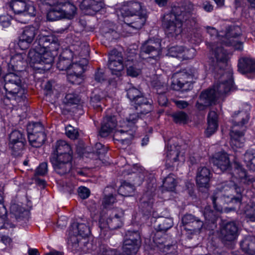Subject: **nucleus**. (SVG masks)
I'll return each mask as SVG.
<instances>
[{"label": "nucleus", "instance_id": "37998d69", "mask_svg": "<svg viewBox=\"0 0 255 255\" xmlns=\"http://www.w3.org/2000/svg\"><path fill=\"white\" fill-rule=\"evenodd\" d=\"M55 50H50L46 48V50L41 53V63L40 64H48L51 65L54 60V56L56 54Z\"/></svg>", "mask_w": 255, "mask_h": 255}, {"label": "nucleus", "instance_id": "338daca9", "mask_svg": "<svg viewBox=\"0 0 255 255\" xmlns=\"http://www.w3.org/2000/svg\"><path fill=\"white\" fill-rule=\"evenodd\" d=\"M79 196L83 199L87 198L90 195V190L85 187H80L78 190Z\"/></svg>", "mask_w": 255, "mask_h": 255}, {"label": "nucleus", "instance_id": "7c9ffc66", "mask_svg": "<svg viewBox=\"0 0 255 255\" xmlns=\"http://www.w3.org/2000/svg\"><path fill=\"white\" fill-rule=\"evenodd\" d=\"M65 50H70L71 53V57L75 56L85 57L86 58L89 53V46L86 43H81L73 44L69 48Z\"/></svg>", "mask_w": 255, "mask_h": 255}, {"label": "nucleus", "instance_id": "69168bd1", "mask_svg": "<svg viewBox=\"0 0 255 255\" xmlns=\"http://www.w3.org/2000/svg\"><path fill=\"white\" fill-rule=\"evenodd\" d=\"M196 54V50L194 48H190L185 50L182 54L181 58L183 59H191L193 58Z\"/></svg>", "mask_w": 255, "mask_h": 255}, {"label": "nucleus", "instance_id": "b1692460", "mask_svg": "<svg viewBox=\"0 0 255 255\" xmlns=\"http://www.w3.org/2000/svg\"><path fill=\"white\" fill-rule=\"evenodd\" d=\"M211 162L222 172L227 171L231 166L229 155L225 151L216 153L213 156Z\"/></svg>", "mask_w": 255, "mask_h": 255}, {"label": "nucleus", "instance_id": "864d4df0", "mask_svg": "<svg viewBox=\"0 0 255 255\" xmlns=\"http://www.w3.org/2000/svg\"><path fill=\"white\" fill-rule=\"evenodd\" d=\"M10 213L14 216L16 219L23 216L24 209L19 205L13 204L10 206Z\"/></svg>", "mask_w": 255, "mask_h": 255}, {"label": "nucleus", "instance_id": "2f4dec72", "mask_svg": "<svg viewBox=\"0 0 255 255\" xmlns=\"http://www.w3.org/2000/svg\"><path fill=\"white\" fill-rule=\"evenodd\" d=\"M233 87V80L232 75L228 74V78L216 86L212 89H215V92L217 94V97L229 92Z\"/></svg>", "mask_w": 255, "mask_h": 255}, {"label": "nucleus", "instance_id": "4d7b16f0", "mask_svg": "<svg viewBox=\"0 0 255 255\" xmlns=\"http://www.w3.org/2000/svg\"><path fill=\"white\" fill-rule=\"evenodd\" d=\"M127 131H125L123 129L116 130L114 135V138L116 140L121 141L122 143L128 141L130 139V137L125 136V134H128Z\"/></svg>", "mask_w": 255, "mask_h": 255}, {"label": "nucleus", "instance_id": "0e129e2a", "mask_svg": "<svg viewBox=\"0 0 255 255\" xmlns=\"http://www.w3.org/2000/svg\"><path fill=\"white\" fill-rule=\"evenodd\" d=\"M137 112H138L137 113L130 114L127 118L128 126L131 127L137 122L139 118L138 114L139 113H140L139 111H137Z\"/></svg>", "mask_w": 255, "mask_h": 255}, {"label": "nucleus", "instance_id": "6e6552de", "mask_svg": "<svg viewBox=\"0 0 255 255\" xmlns=\"http://www.w3.org/2000/svg\"><path fill=\"white\" fill-rule=\"evenodd\" d=\"M161 52L160 43L150 39L142 45L140 48V57L141 58L153 63L151 60H157Z\"/></svg>", "mask_w": 255, "mask_h": 255}, {"label": "nucleus", "instance_id": "4be33fe9", "mask_svg": "<svg viewBox=\"0 0 255 255\" xmlns=\"http://www.w3.org/2000/svg\"><path fill=\"white\" fill-rule=\"evenodd\" d=\"M212 173L209 168L205 166H200L196 171V182L199 188L208 189Z\"/></svg>", "mask_w": 255, "mask_h": 255}, {"label": "nucleus", "instance_id": "e2e57ef3", "mask_svg": "<svg viewBox=\"0 0 255 255\" xmlns=\"http://www.w3.org/2000/svg\"><path fill=\"white\" fill-rule=\"evenodd\" d=\"M230 190H231V192L235 191L237 193V194L239 195V196L237 197H232L231 199L232 201L235 200L236 202L240 203L241 201V198L240 196L242 192L243 191L242 188L237 186L235 184H234L233 186L230 187Z\"/></svg>", "mask_w": 255, "mask_h": 255}, {"label": "nucleus", "instance_id": "f3484780", "mask_svg": "<svg viewBox=\"0 0 255 255\" xmlns=\"http://www.w3.org/2000/svg\"><path fill=\"white\" fill-rule=\"evenodd\" d=\"M38 29L33 26H25L19 37L18 45L22 50L28 48L33 42Z\"/></svg>", "mask_w": 255, "mask_h": 255}, {"label": "nucleus", "instance_id": "4c0bfd02", "mask_svg": "<svg viewBox=\"0 0 255 255\" xmlns=\"http://www.w3.org/2000/svg\"><path fill=\"white\" fill-rule=\"evenodd\" d=\"M87 64L88 61L86 58H82L79 61L74 62L71 64L69 71L71 70L73 73H77L79 75H82Z\"/></svg>", "mask_w": 255, "mask_h": 255}, {"label": "nucleus", "instance_id": "e433bc0d", "mask_svg": "<svg viewBox=\"0 0 255 255\" xmlns=\"http://www.w3.org/2000/svg\"><path fill=\"white\" fill-rule=\"evenodd\" d=\"M242 250L245 253L250 255L255 254V237L248 236L245 237L241 242Z\"/></svg>", "mask_w": 255, "mask_h": 255}, {"label": "nucleus", "instance_id": "774afa93", "mask_svg": "<svg viewBox=\"0 0 255 255\" xmlns=\"http://www.w3.org/2000/svg\"><path fill=\"white\" fill-rule=\"evenodd\" d=\"M48 171L47 163L46 162H43L41 163L36 169V174L39 175H45Z\"/></svg>", "mask_w": 255, "mask_h": 255}, {"label": "nucleus", "instance_id": "6ab92c4d", "mask_svg": "<svg viewBox=\"0 0 255 255\" xmlns=\"http://www.w3.org/2000/svg\"><path fill=\"white\" fill-rule=\"evenodd\" d=\"M215 89H209L203 91L196 104V107L200 111L214 104L217 99Z\"/></svg>", "mask_w": 255, "mask_h": 255}, {"label": "nucleus", "instance_id": "2eb2a0df", "mask_svg": "<svg viewBox=\"0 0 255 255\" xmlns=\"http://www.w3.org/2000/svg\"><path fill=\"white\" fill-rule=\"evenodd\" d=\"M10 6L15 13H24L31 16L36 14V9L33 2L30 0H13Z\"/></svg>", "mask_w": 255, "mask_h": 255}, {"label": "nucleus", "instance_id": "f704fd0d", "mask_svg": "<svg viewBox=\"0 0 255 255\" xmlns=\"http://www.w3.org/2000/svg\"><path fill=\"white\" fill-rule=\"evenodd\" d=\"M218 115L215 111H210L208 116V127L205 131L207 136L209 137L217 129Z\"/></svg>", "mask_w": 255, "mask_h": 255}, {"label": "nucleus", "instance_id": "f257e3e1", "mask_svg": "<svg viewBox=\"0 0 255 255\" xmlns=\"http://www.w3.org/2000/svg\"><path fill=\"white\" fill-rule=\"evenodd\" d=\"M87 223L86 220H83L82 223H74L71 225L67 244L68 249L74 253H87L90 251L89 248L91 244L86 241L85 239L82 241L79 238V236L86 238L90 234L91 231L89 225L86 224Z\"/></svg>", "mask_w": 255, "mask_h": 255}, {"label": "nucleus", "instance_id": "20e7f679", "mask_svg": "<svg viewBox=\"0 0 255 255\" xmlns=\"http://www.w3.org/2000/svg\"><path fill=\"white\" fill-rule=\"evenodd\" d=\"M4 80V89L7 98L17 102H21L26 98L27 91L19 75L14 73H8L5 76Z\"/></svg>", "mask_w": 255, "mask_h": 255}, {"label": "nucleus", "instance_id": "dca6fc26", "mask_svg": "<svg viewBox=\"0 0 255 255\" xmlns=\"http://www.w3.org/2000/svg\"><path fill=\"white\" fill-rule=\"evenodd\" d=\"M182 223L184 229L191 235L199 234L204 225L200 219L191 214L185 215L182 218Z\"/></svg>", "mask_w": 255, "mask_h": 255}, {"label": "nucleus", "instance_id": "9b49d317", "mask_svg": "<svg viewBox=\"0 0 255 255\" xmlns=\"http://www.w3.org/2000/svg\"><path fill=\"white\" fill-rule=\"evenodd\" d=\"M128 64L124 63L122 53L116 49H113L109 54L108 67L113 75L119 77L121 75V72L124 67Z\"/></svg>", "mask_w": 255, "mask_h": 255}, {"label": "nucleus", "instance_id": "bf43d9fd", "mask_svg": "<svg viewBox=\"0 0 255 255\" xmlns=\"http://www.w3.org/2000/svg\"><path fill=\"white\" fill-rule=\"evenodd\" d=\"M65 133L66 135L70 138L75 139L78 138L79 133L77 129H75L74 127L70 125L68 126L65 128Z\"/></svg>", "mask_w": 255, "mask_h": 255}, {"label": "nucleus", "instance_id": "603ef678", "mask_svg": "<svg viewBox=\"0 0 255 255\" xmlns=\"http://www.w3.org/2000/svg\"><path fill=\"white\" fill-rule=\"evenodd\" d=\"M183 51L184 48L182 46H172L168 49V54L171 57L181 58Z\"/></svg>", "mask_w": 255, "mask_h": 255}, {"label": "nucleus", "instance_id": "f03ea898", "mask_svg": "<svg viewBox=\"0 0 255 255\" xmlns=\"http://www.w3.org/2000/svg\"><path fill=\"white\" fill-rule=\"evenodd\" d=\"M46 32H40L35 42L34 48L29 50L27 55L29 62L40 64L41 53L45 51L46 48L50 50L59 49L60 45L57 37L53 35H46Z\"/></svg>", "mask_w": 255, "mask_h": 255}, {"label": "nucleus", "instance_id": "473e14b6", "mask_svg": "<svg viewBox=\"0 0 255 255\" xmlns=\"http://www.w3.org/2000/svg\"><path fill=\"white\" fill-rule=\"evenodd\" d=\"M71 53L70 50H64L61 54L57 63V67L59 70H67L70 68L71 61Z\"/></svg>", "mask_w": 255, "mask_h": 255}, {"label": "nucleus", "instance_id": "5fc2aeb1", "mask_svg": "<svg viewBox=\"0 0 255 255\" xmlns=\"http://www.w3.org/2000/svg\"><path fill=\"white\" fill-rule=\"evenodd\" d=\"M67 79L72 84H79L83 81L82 75H79L77 73H73L70 70L67 73Z\"/></svg>", "mask_w": 255, "mask_h": 255}, {"label": "nucleus", "instance_id": "f8f14e48", "mask_svg": "<svg viewBox=\"0 0 255 255\" xmlns=\"http://www.w3.org/2000/svg\"><path fill=\"white\" fill-rule=\"evenodd\" d=\"M241 34V28L236 25H232L227 28L225 37L222 42L227 46H232L237 50L243 48V44L236 38Z\"/></svg>", "mask_w": 255, "mask_h": 255}, {"label": "nucleus", "instance_id": "cd10ccee", "mask_svg": "<svg viewBox=\"0 0 255 255\" xmlns=\"http://www.w3.org/2000/svg\"><path fill=\"white\" fill-rule=\"evenodd\" d=\"M117 125V120L115 116H108L104 118L99 131L100 135L103 137H107Z\"/></svg>", "mask_w": 255, "mask_h": 255}, {"label": "nucleus", "instance_id": "412c9836", "mask_svg": "<svg viewBox=\"0 0 255 255\" xmlns=\"http://www.w3.org/2000/svg\"><path fill=\"white\" fill-rule=\"evenodd\" d=\"M51 157L73 158V152L71 145L63 140H58L53 147Z\"/></svg>", "mask_w": 255, "mask_h": 255}, {"label": "nucleus", "instance_id": "39448f33", "mask_svg": "<svg viewBox=\"0 0 255 255\" xmlns=\"http://www.w3.org/2000/svg\"><path fill=\"white\" fill-rule=\"evenodd\" d=\"M77 8L68 0H60L56 5L50 8L47 17L49 20L55 21L61 18L72 19L76 14Z\"/></svg>", "mask_w": 255, "mask_h": 255}, {"label": "nucleus", "instance_id": "a878e982", "mask_svg": "<svg viewBox=\"0 0 255 255\" xmlns=\"http://www.w3.org/2000/svg\"><path fill=\"white\" fill-rule=\"evenodd\" d=\"M104 6L102 1L95 0H83L80 4V8L88 14H94L100 11Z\"/></svg>", "mask_w": 255, "mask_h": 255}, {"label": "nucleus", "instance_id": "aec40b11", "mask_svg": "<svg viewBox=\"0 0 255 255\" xmlns=\"http://www.w3.org/2000/svg\"><path fill=\"white\" fill-rule=\"evenodd\" d=\"M211 52L214 56L211 58L213 59L212 66L215 69L219 68L221 69L227 65L229 59L228 55L222 47H216L215 45H212Z\"/></svg>", "mask_w": 255, "mask_h": 255}, {"label": "nucleus", "instance_id": "09e8293b", "mask_svg": "<svg viewBox=\"0 0 255 255\" xmlns=\"http://www.w3.org/2000/svg\"><path fill=\"white\" fill-rule=\"evenodd\" d=\"M9 142H25L26 140L23 133L19 130H14L12 131L9 136Z\"/></svg>", "mask_w": 255, "mask_h": 255}, {"label": "nucleus", "instance_id": "bb28decb", "mask_svg": "<svg viewBox=\"0 0 255 255\" xmlns=\"http://www.w3.org/2000/svg\"><path fill=\"white\" fill-rule=\"evenodd\" d=\"M143 10H146L141 5V3L138 2H130L127 7H123L120 10L121 14L125 18L135 14H141Z\"/></svg>", "mask_w": 255, "mask_h": 255}, {"label": "nucleus", "instance_id": "423d86ee", "mask_svg": "<svg viewBox=\"0 0 255 255\" xmlns=\"http://www.w3.org/2000/svg\"><path fill=\"white\" fill-rule=\"evenodd\" d=\"M128 98L140 114H146L152 110V101L144 97L140 90L132 86L127 90Z\"/></svg>", "mask_w": 255, "mask_h": 255}, {"label": "nucleus", "instance_id": "79ce46f5", "mask_svg": "<svg viewBox=\"0 0 255 255\" xmlns=\"http://www.w3.org/2000/svg\"><path fill=\"white\" fill-rule=\"evenodd\" d=\"M79 95L72 90H69L63 99V102L67 105H76L80 102Z\"/></svg>", "mask_w": 255, "mask_h": 255}, {"label": "nucleus", "instance_id": "c85d7f7f", "mask_svg": "<svg viewBox=\"0 0 255 255\" xmlns=\"http://www.w3.org/2000/svg\"><path fill=\"white\" fill-rule=\"evenodd\" d=\"M230 144L233 150L237 151L238 149L244 146L245 138L243 131H238V129L232 128L230 132Z\"/></svg>", "mask_w": 255, "mask_h": 255}, {"label": "nucleus", "instance_id": "49530a36", "mask_svg": "<svg viewBox=\"0 0 255 255\" xmlns=\"http://www.w3.org/2000/svg\"><path fill=\"white\" fill-rule=\"evenodd\" d=\"M25 142H9V147L11 150L12 154L15 156H18L24 148Z\"/></svg>", "mask_w": 255, "mask_h": 255}, {"label": "nucleus", "instance_id": "6e6d98bb", "mask_svg": "<svg viewBox=\"0 0 255 255\" xmlns=\"http://www.w3.org/2000/svg\"><path fill=\"white\" fill-rule=\"evenodd\" d=\"M104 100L99 95H95L91 99V105L97 111H102V103Z\"/></svg>", "mask_w": 255, "mask_h": 255}, {"label": "nucleus", "instance_id": "0eeeda50", "mask_svg": "<svg viewBox=\"0 0 255 255\" xmlns=\"http://www.w3.org/2000/svg\"><path fill=\"white\" fill-rule=\"evenodd\" d=\"M107 214L109 217L106 223H103L102 219L99 221L100 235L103 238H106V235L110 233V229H116L122 225V218L124 213L122 209L116 208L109 210Z\"/></svg>", "mask_w": 255, "mask_h": 255}, {"label": "nucleus", "instance_id": "ea45409f", "mask_svg": "<svg viewBox=\"0 0 255 255\" xmlns=\"http://www.w3.org/2000/svg\"><path fill=\"white\" fill-rule=\"evenodd\" d=\"M173 122L179 125L186 124L189 121V117L185 112L178 111L172 113L171 115Z\"/></svg>", "mask_w": 255, "mask_h": 255}, {"label": "nucleus", "instance_id": "3c124183", "mask_svg": "<svg viewBox=\"0 0 255 255\" xmlns=\"http://www.w3.org/2000/svg\"><path fill=\"white\" fill-rule=\"evenodd\" d=\"M152 84L157 90H162L161 92H165L167 90V83L161 76L157 77L156 80H154Z\"/></svg>", "mask_w": 255, "mask_h": 255}, {"label": "nucleus", "instance_id": "ddd939ff", "mask_svg": "<svg viewBox=\"0 0 255 255\" xmlns=\"http://www.w3.org/2000/svg\"><path fill=\"white\" fill-rule=\"evenodd\" d=\"M185 160V151L181 146H171L166 153V165L168 168L177 165L178 162Z\"/></svg>", "mask_w": 255, "mask_h": 255}, {"label": "nucleus", "instance_id": "a211bd4d", "mask_svg": "<svg viewBox=\"0 0 255 255\" xmlns=\"http://www.w3.org/2000/svg\"><path fill=\"white\" fill-rule=\"evenodd\" d=\"M73 158L50 157V162L55 172L63 175L73 171Z\"/></svg>", "mask_w": 255, "mask_h": 255}, {"label": "nucleus", "instance_id": "a18cd8bd", "mask_svg": "<svg viewBox=\"0 0 255 255\" xmlns=\"http://www.w3.org/2000/svg\"><path fill=\"white\" fill-rule=\"evenodd\" d=\"M203 215L205 220L209 223L214 224L217 219L216 212L212 210L210 206H206L205 208Z\"/></svg>", "mask_w": 255, "mask_h": 255}, {"label": "nucleus", "instance_id": "1a4fd4ad", "mask_svg": "<svg viewBox=\"0 0 255 255\" xmlns=\"http://www.w3.org/2000/svg\"><path fill=\"white\" fill-rule=\"evenodd\" d=\"M198 72L195 69L183 70L174 73L172 76V87L175 90L184 89L185 85L188 84L190 80L198 78Z\"/></svg>", "mask_w": 255, "mask_h": 255}, {"label": "nucleus", "instance_id": "5701e85b", "mask_svg": "<svg viewBox=\"0 0 255 255\" xmlns=\"http://www.w3.org/2000/svg\"><path fill=\"white\" fill-rule=\"evenodd\" d=\"M147 18L146 10H143L141 12V14H135L125 18L124 21L128 28H132L135 30H139L144 25Z\"/></svg>", "mask_w": 255, "mask_h": 255}, {"label": "nucleus", "instance_id": "de8ad7c7", "mask_svg": "<svg viewBox=\"0 0 255 255\" xmlns=\"http://www.w3.org/2000/svg\"><path fill=\"white\" fill-rule=\"evenodd\" d=\"M176 185L175 179L173 175H169L167 176L163 183V187L167 191H173L175 190Z\"/></svg>", "mask_w": 255, "mask_h": 255}, {"label": "nucleus", "instance_id": "4468645a", "mask_svg": "<svg viewBox=\"0 0 255 255\" xmlns=\"http://www.w3.org/2000/svg\"><path fill=\"white\" fill-rule=\"evenodd\" d=\"M239 235V229L234 222L224 224L220 228V237L224 244L235 241Z\"/></svg>", "mask_w": 255, "mask_h": 255}, {"label": "nucleus", "instance_id": "393cba45", "mask_svg": "<svg viewBox=\"0 0 255 255\" xmlns=\"http://www.w3.org/2000/svg\"><path fill=\"white\" fill-rule=\"evenodd\" d=\"M233 177L239 179L241 183L250 184L255 181V179L251 176H248L245 169L239 163L235 161L234 169L232 172Z\"/></svg>", "mask_w": 255, "mask_h": 255}, {"label": "nucleus", "instance_id": "9d476101", "mask_svg": "<svg viewBox=\"0 0 255 255\" xmlns=\"http://www.w3.org/2000/svg\"><path fill=\"white\" fill-rule=\"evenodd\" d=\"M28 137L30 144L35 147L42 145L45 139L43 127L40 123H33L28 126Z\"/></svg>", "mask_w": 255, "mask_h": 255}, {"label": "nucleus", "instance_id": "8fccbe9b", "mask_svg": "<svg viewBox=\"0 0 255 255\" xmlns=\"http://www.w3.org/2000/svg\"><path fill=\"white\" fill-rule=\"evenodd\" d=\"M130 240L134 243L140 244V236L137 231H128L125 236L124 241Z\"/></svg>", "mask_w": 255, "mask_h": 255}, {"label": "nucleus", "instance_id": "58836bf2", "mask_svg": "<svg viewBox=\"0 0 255 255\" xmlns=\"http://www.w3.org/2000/svg\"><path fill=\"white\" fill-rule=\"evenodd\" d=\"M139 247L140 244L131 242L130 240L124 241L123 250L127 255H134L137 252Z\"/></svg>", "mask_w": 255, "mask_h": 255}, {"label": "nucleus", "instance_id": "c9c22d12", "mask_svg": "<svg viewBox=\"0 0 255 255\" xmlns=\"http://www.w3.org/2000/svg\"><path fill=\"white\" fill-rule=\"evenodd\" d=\"M239 71L242 74L255 72V61L250 58H243L238 63Z\"/></svg>", "mask_w": 255, "mask_h": 255}, {"label": "nucleus", "instance_id": "72a5a7b5", "mask_svg": "<svg viewBox=\"0 0 255 255\" xmlns=\"http://www.w3.org/2000/svg\"><path fill=\"white\" fill-rule=\"evenodd\" d=\"M26 55L25 53H17L13 55L10 59V65L14 71L21 72L23 70L25 65V59Z\"/></svg>", "mask_w": 255, "mask_h": 255}, {"label": "nucleus", "instance_id": "a19ab883", "mask_svg": "<svg viewBox=\"0 0 255 255\" xmlns=\"http://www.w3.org/2000/svg\"><path fill=\"white\" fill-rule=\"evenodd\" d=\"M135 190L134 186L128 182H123L119 188L118 192L123 196H132Z\"/></svg>", "mask_w": 255, "mask_h": 255}, {"label": "nucleus", "instance_id": "052dcab7", "mask_svg": "<svg viewBox=\"0 0 255 255\" xmlns=\"http://www.w3.org/2000/svg\"><path fill=\"white\" fill-rule=\"evenodd\" d=\"M255 159V149L251 148L244 154V160L245 163L252 162Z\"/></svg>", "mask_w": 255, "mask_h": 255}, {"label": "nucleus", "instance_id": "680f3d73", "mask_svg": "<svg viewBox=\"0 0 255 255\" xmlns=\"http://www.w3.org/2000/svg\"><path fill=\"white\" fill-rule=\"evenodd\" d=\"M116 202V199L113 194L106 195L103 200V205L105 208H108L110 206Z\"/></svg>", "mask_w": 255, "mask_h": 255}, {"label": "nucleus", "instance_id": "7ed1b4c3", "mask_svg": "<svg viewBox=\"0 0 255 255\" xmlns=\"http://www.w3.org/2000/svg\"><path fill=\"white\" fill-rule=\"evenodd\" d=\"M174 13L167 14L163 21L165 32L168 37L176 38L182 31V22L190 16L189 12L183 11L181 8H175Z\"/></svg>", "mask_w": 255, "mask_h": 255}, {"label": "nucleus", "instance_id": "c756f323", "mask_svg": "<svg viewBox=\"0 0 255 255\" xmlns=\"http://www.w3.org/2000/svg\"><path fill=\"white\" fill-rule=\"evenodd\" d=\"M233 127L232 128L237 129V128H243L244 126L247 124L250 119L249 113L245 111H239L235 112L233 115Z\"/></svg>", "mask_w": 255, "mask_h": 255}, {"label": "nucleus", "instance_id": "c03bdc74", "mask_svg": "<svg viewBox=\"0 0 255 255\" xmlns=\"http://www.w3.org/2000/svg\"><path fill=\"white\" fill-rule=\"evenodd\" d=\"M157 230L161 232H166L171 228L173 225V221L171 218H162L158 221Z\"/></svg>", "mask_w": 255, "mask_h": 255}, {"label": "nucleus", "instance_id": "13d9d810", "mask_svg": "<svg viewBox=\"0 0 255 255\" xmlns=\"http://www.w3.org/2000/svg\"><path fill=\"white\" fill-rule=\"evenodd\" d=\"M97 255H120L118 251L106 247H101Z\"/></svg>", "mask_w": 255, "mask_h": 255}]
</instances>
